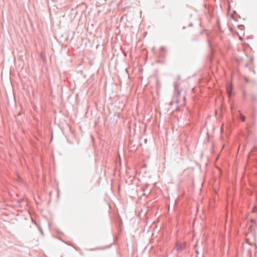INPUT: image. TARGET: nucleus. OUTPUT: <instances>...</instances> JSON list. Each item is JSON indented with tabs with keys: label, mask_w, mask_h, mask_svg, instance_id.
<instances>
[{
	"label": "nucleus",
	"mask_w": 257,
	"mask_h": 257,
	"mask_svg": "<svg viewBox=\"0 0 257 257\" xmlns=\"http://www.w3.org/2000/svg\"><path fill=\"white\" fill-rule=\"evenodd\" d=\"M240 117L242 121H244L245 120V117L244 115H242L241 114H240Z\"/></svg>",
	"instance_id": "obj_5"
},
{
	"label": "nucleus",
	"mask_w": 257,
	"mask_h": 257,
	"mask_svg": "<svg viewBox=\"0 0 257 257\" xmlns=\"http://www.w3.org/2000/svg\"><path fill=\"white\" fill-rule=\"evenodd\" d=\"M41 233L42 234H43V232L42 230H41Z\"/></svg>",
	"instance_id": "obj_9"
},
{
	"label": "nucleus",
	"mask_w": 257,
	"mask_h": 257,
	"mask_svg": "<svg viewBox=\"0 0 257 257\" xmlns=\"http://www.w3.org/2000/svg\"><path fill=\"white\" fill-rule=\"evenodd\" d=\"M174 88L175 90L173 99L175 102L178 104L179 103V97L182 91V89L179 88V85L177 83H174Z\"/></svg>",
	"instance_id": "obj_1"
},
{
	"label": "nucleus",
	"mask_w": 257,
	"mask_h": 257,
	"mask_svg": "<svg viewBox=\"0 0 257 257\" xmlns=\"http://www.w3.org/2000/svg\"><path fill=\"white\" fill-rule=\"evenodd\" d=\"M97 249H98V248H93L87 249V250H89V251H94V250H97Z\"/></svg>",
	"instance_id": "obj_6"
},
{
	"label": "nucleus",
	"mask_w": 257,
	"mask_h": 257,
	"mask_svg": "<svg viewBox=\"0 0 257 257\" xmlns=\"http://www.w3.org/2000/svg\"><path fill=\"white\" fill-rule=\"evenodd\" d=\"M227 91L229 96L230 97L231 95L232 88L231 86H229L227 88Z\"/></svg>",
	"instance_id": "obj_3"
},
{
	"label": "nucleus",
	"mask_w": 257,
	"mask_h": 257,
	"mask_svg": "<svg viewBox=\"0 0 257 257\" xmlns=\"http://www.w3.org/2000/svg\"><path fill=\"white\" fill-rule=\"evenodd\" d=\"M252 98L254 101H256L257 100V96L253 95L252 96Z\"/></svg>",
	"instance_id": "obj_7"
},
{
	"label": "nucleus",
	"mask_w": 257,
	"mask_h": 257,
	"mask_svg": "<svg viewBox=\"0 0 257 257\" xmlns=\"http://www.w3.org/2000/svg\"><path fill=\"white\" fill-rule=\"evenodd\" d=\"M166 51V49L165 48L162 47H161V49H160V54L163 56V52H165Z\"/></svg>",
	"instance_id": "obj_4"
},
{
	"label": "nucleus",
	"mask_w": 257,
	"mask_h": 257,
	"mask_svg": "<svg viewBox=\"0 0 257 257\" xmlns=\"http://www.w3.org/2000/svg\"><path fill=\"white\" fill-rule=\"evenodd\" d=\"M183 100H184V101H185V100H186V96H184L183 97Z\"/></svg>",
	"instance_id": "obj_8"
},
{
	"label": "nucleus",
	"mask_w": 257,
	"mask_h": 257,
	"mask_svg": "<svg viewBox=\"0 0 257 257\" xmlns=\"http://www.w3.org/2000/svg\"><path fill=\"white\" fill-rule=\"evenodd\" d=\"M186 247L185 242H177L173 251H175L178 253L181 252L185 249Z\"/></svg>",
	"instance_id": "obj_2"
}]
</instances>
